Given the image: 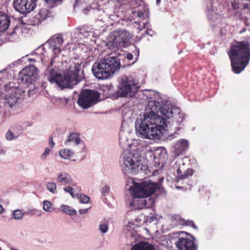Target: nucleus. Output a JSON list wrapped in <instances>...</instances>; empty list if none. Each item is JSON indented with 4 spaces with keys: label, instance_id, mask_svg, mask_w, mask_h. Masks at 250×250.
<instances>
[{
    "label": "nucleus",
    "instance_id": "f257e3e1",
    "mask_svg": "<svg viewBox=\"0 0 250 250\" xmlns=\"http://www.w3.org/2000/svg\"><path fill=\"white\" fill-rule=\"evenodd\" d=\"M150 99L146 112L135 120L137 135L149 140H171L174 134L183 129L185 114L158 93H154Z\"/></svg>",
    "mask_w": 250,
    "mask_h": 250
},
{
    "label": "nucleus",
    "instance_id": "f03ea898",
    "mask_svg": "<svg viewBox=\"0 0 250 250\" xmlns=\"http://www.w3.org/2000/svg\"><path fill=\"white\" fill-rule=\"evenodd\" d=\"M82 63L81 61L76 60L71 63L66 73L63 74L54 68H48L46 73L47 80L50 83L56 84L61 89L72 88L73 85L84 78Z\"/></svg>",
    "mask_w": 250,
    "mask_h": 250
},
{
    "label": "nucleus",
    "instance_id": "7ed1b4c3",
    "mask_svg": "<svg viewBox=\"0 0 250 250\" xmlns=\"http://www.w3.org/2000/svg\"><path fill=\"white\" fill-rule=\"evenodd\" d=\"M118 12H126L128 19L138 24L139 30L147 27L149 19L148 9L140 0H120L116 5Z\"/></svg>",
    "mask_w": 250,
    "mask_h": 250
},
{
    "label": "nucleus",
    "instance_id": "20e7f679",
    "mask_svg": "<svg viewBox=\"0 0 250 250\" xmlns=\"http://www.w3.org/2000/svg\"><path fill=\"white\" fill-rule=\"evenodd\" d=\"M119 143L124 149L121 156L120 165L125 174H136L142 170L141 157L136 151H132V146L128 143V139L120 134Z\"/></svg>",
    "mask_w": 250,
    "mask_h": 250
},
{
    "label": "nucleus",
    "instance_id": "39448f33",
    "mask_svg": "<svg viewBox=\"0 0 250 250\" xmlns=\"http://www.w3.org/2000/svg\"><path fill=\"white\" fill-rule=\"evenodd\" d=\"M224 0H206V14L208 20L215 23V25L219 23L223 17V12L225 10L227 3L224 2ZM231 3V7L229 10H235L238 9L243 4L244 10L247 12L250 11V6L248 3L245 2L250 0H228Z\"/></svg>",
    "mask_w": 250,
    "mask_h": 250
},
{
    "label": "nucleus",
    "instance_id": "423d86ee",
    "mask_svg": "<svg viewBox=\"0 0 250 250\" xmlns=\"http://www.w3.org/2000/svg\"><path fill=\"white\" fill-rule=\"evenodd\" d=\"M232 71L239 74L244 70L250 60V43L246 41L232 43L228 53Z\"/></svg>",
    "mask_w": 250,
    "mask_h": 250
},
{
    "label": "nucleus",
    "instance_id": "0eeeda50",
    "mask_svg": "<svg viewBox=\"0 0 250 250\" xmlns=\"http://www.w3.org/2000/svg\"><path fill=\"white\" fill-rule=\"evenodd\" d=\"M121 67L120 62L115 57H106L98 60L93 64L92 72L99 80H106L112 77Z\"/></svg>",
    "mask_w": 250,
    "mask_h": 250
},
{
    "label": "nucleus",
    "instance_id": "6e6552de",
    "mask_svg": "<svg viewBox=\"0 0 250 250\" xmlns=\"http://www.w3.org/2000/svg\"><path fill=\"white\" fill-rule=\"evenodd\" d=\"M163 178L159 179V183H154L150 180H146L140 183L133 182V186L129 189L133 196L136 198H144L153 194L157 190L161 188V183Z\"/></svg>",
    "mask_w": 250,
    "mask_h": 250
},
{
    "label": "nucleus",
    "instance_id": "1a4fd4ad",
    "mask_svg": "<svg viewBox=\"0 0 250 250\" xmlns=\"http://www.w3.org/2000/svg\"><path fill=\"white\" fill-rule=\"evenodd\" d=\"M140 85L135 79L130 76H123L119 80L118 89L116 92L119 97L131 98L135 96Z\"/></svg>",
    "mask_w": 250,
    "mask_h": 250
},
{
    "label": "nucleus",
    "instance_id": "9d476101",
    "mask_svg": "<svg viewBox=\"0 0 250 250\" xmlns=\"http://www.w3.org/2000/svg\"><path fill=\"white\" fill-rule=\"evenodd\" d=\"M132 35L125 30L110 33L106 39V45L109 49L126 47L131 43Z\"/></svg>",
    "mask_w": 250,
    "mask_h": 250
},
{
    "label": "nucleus",
    "instance_id": "9b49d317",
    "mask_svg": "<svg viewBox=\"0 0 250 250\" xmlns=\"http://www.w3.org/2000/svg\"><path fill=\"white\" fill-rule=\"evenodd\" d=\"M100 101V94L96 90L85 89L81 92L77 101L78 105L87 109Z\"/></svg>",
    "mask_w": 250,
    "mask_h": 250
},
{
    "label": "nucleus",
    "instance_id": "f8f14e48",
    "mask_svg": "<svg viewBox=\"0 0 250 250\" xmlns=\"http://www.w3.org/2000/svg\"><path fill=\"white\" fill-rule=\"evenodd\" d=\"M39 78V70L34 65L25 67L19 73V81L29 86Z\"/></svg>",
    "mask_w": 250,
    "mask_h": 250
},
{
    "label": "nucleus",
    "instance_id": "ddd939ff",
    "mask_svg": "<svg viewBox=\"0 0 250 250\" xmlns=\"http://www.w3.org/2000/svg\"><path fill=\"white\" fill-rule=\"evenodd\" d=\"M184 232L180 231L174 233L172 239L175 240V244L178 250H197V246L195 244L193 238L190 239L187 237H182L180 235Z\"/></svg>",
    "mask_w": 250,
    "mask_h": 250
},
{
    "label": "nucleus",
    "instance_id": "4468645a",
    "mask_svg": "<svg viewBox=\"0 0 250 250\" xmlns=\"http://www.w3.org/2000/svg\"><path fill=\"white\" fill-rule=\"evenodd\" d=\"M37 0H14L13 6L15 9L21 14L33 11L36 7Z\"/></svg>",
    "mask_w": 250,
    "mask_h": 250
},
{
    "label": "nucleus",
    "instance_id": "2eb2a0df",
    "mask_svg": "<svg viewBox=\"0 0 250 250\" xmlns=\"http://www.w3.org/2000/svg\"><path fill=\"white\" fill-rule=\"evenodd\" d=\"M63 42L61 36L52 37L47 42L50 48L55 55H58L61 52V46Z\"/></svg>",
    "mask_w": 250,
    "mask_h": 250
},
{
    "label": "nucleus",
    "instance_id": "dca6fc26",
    "mask_svg": "<svg viewBox=\"0 0 250 250\" xmlns=\"http://www.w3.org/2000/svg\"><path fill=\"white\" fill-rule=\"evenodd\" d=\"M80 36H83L84 38L88 41L95 42V38L98 36V33L96 32L95 29L91 26H84L80 29V31L78 33Z\"/></svg>",
    "mask_w": 250,
    "mask_h": 250
},
{
    "label": "nucleus",
    "instance_id": "f3484780",
    "mask_svg": "<svg viewBox=\"0 0 250 250\" xmlns=\"http://www.w3.org/2000/svg\"><path fill=\"white\" fill-rule=\"evenodd\" d=\"M9 75L5 70L0 71V89H4L5 91L15 89L14 83L8 80ZM0 92V95H1Z\"/></svg>",
    "mask_w": 250,
    "mask_h": 250
},
{
    "label": "nucleus",
    "instance_id": "a211bd4d",
    "mask_svg": "<svg viewBox=\"0 0 250 250\" xmlns=\"http://www.w3.org/2000/svg\"><path fill=\"white\" fill-rule=\"evenodd\" d=\"M52 16V13L46 8L41 9L40 12L34 16L33 19V25H38L43 21Z\"/></svg>",
    "mask_w": 250,
    "mask_h": 250
},
{
    "label": "nucleus",
    "instance_id": "6ab92c4d",
    "mask_svg": "<svg viewBox=\"0 0 250 250\" xmlns=\"http://www.w3.org/2000/svg\"><path fill=\"white\" fill-rule=\"evenodd\" d=\"M147 154H150V156L152 155L153 160L158 164L163 163L167 157V150L165 148L162 147L157 148L153 153L152 151L147 152Z\"/></svg>",
    "mask_w": 250,
    "mask_h": 250
},
{
    "label": "nucleus",
    "instance_id": "aec40b11",
    "mask_svg": "<svg viewBox=\"0 0 250 250\" xmlns=\"http://www.w3.org/2000/svg\"><path fill=\"white\" fill-rule=\"evenodd\" d=\"M114 2L112 0H97L90 5L91 8L98 10H104L107 8H113Z\"/></svg>",
    "mask_w": 250,
    "mask_h": 250
},
{
    "label": "nucleus",
    "instance_id": "412c9836",
    "mask_svg": "<svg viewBox=\"0 0 250 250\" xmlns=\"http://www.w3.org/2000/svg\"><path fill=\"white\" fill-rule=\"evenodd\" d=\"M70 143H73L80 148V151H83L85 148V145L78 135L75 133H71L68 137V139L65 142L66 145H69Z\"/></svg>",
    "mask_w": 250,
    "mask_h": 250
},
{
    "label": "nucleus",
    "instance_id": "4be33fe9",
    "mask_svg": "<svg viewBox=\"0 0 250 250\" xmlns=\"http://www.w3.org/2000/svg\"><path fill=\"white\" fill-rule=\"evenodd\" d=\"M10 23V17L3 12H0V32L6 31Z\"/></svg>",
    "mask_w": 250,
    "mask_h": 250
},
{
    "label": "nucleus",
    "instance_id": "5701e85b",
    "mask_svg": "<svg viewBox=\"0 0 250 250\" xmlns=\"http://www.w3.org/2000/svg\"><path fill=\"white\" fill-rule=\"evenodd\" d=\"M2 96V94L1 93V95H0V103L3 101L2 103H3L5 105L9 106L11 108L14 107L17 104L19 98V97L13 95L1 97Z\"/></svg>",
    "mask_w": 250,
    "mask_h": 250
},
{
    "label": "nucleus",
    "instance_id": "b1692460",
    "mask_svg": "<svg viewBox=\"0 0 250 250\" xmlns=\"http://www.w3.org/2000/svg\"><path fill=\"white\" fill-rule=\"evenodd\" d=\"M130 250H155V249L152 244L143 241L134 244Z\"/></svg>",
    "mask_w": 250,
    "mask_h": 250
},
{
    "label": "nucleus",
    "instance_id": "393cba45",
    "mask_svg": "<svg viewBox=\"0 0 250 250\" xmlns=\"http://www.w3.org/2000/svg\"><path fill=\"white\" fill-rule=\"evenodd\" d=\"M189 147L188 142L187 140L181 139L175 145V149L177 153H181L188 150Z\"/></svg>",
    "mask_w": 250,
    "mask_h": 250
},
{
    "label": "nucleus",
    "instance_id": "a878e982",
    "mask_svg": "<svg viewBox=\"0 0 250 250\" xmlns=\"http://www.w3.org/2000/svg\"><path fill=\"white\" fill-rule=\"evenodd\" d=\"M57 181L62 184H69L72 182L71 176L65 172H60L57 175Z\"/></svg>",
    "mask_w": 250,
    "mask_h": 250
},
{
    "label": "nucleus",
    "instance_id": "bb28decb",
    "mask_svg": "<svg viewBox=\"0 0 250 250\" xmlns=\"http://www.w3.org/2000/svg\"><path fill=\"white\" fill-rule=\"evenodd\" d=\"M177 181L179 182L180 180H184L187 178L188 176H191L193 174V171L191 169L188 168L184 173L183 174L180 169L178 168L177 170Z\"/></svg>",
    "mask_w": 250,
    "mask_h": 250
},
{
    "label": "nucleus",
    "instance_id": "cd10ccee",
    "mask_svg": "<svg viewBox=\"0 0 250 250\" xmlns=\"http://www.w3.org/2000/svg\"><path fill=\"white\" fill-rule=\"evenodd\" d=\"M108 222L107 221L103 220L101 221L99 225V230L102 235H104L108 230Z\"/></svg>",
    "mask_w": 250,
    "mask_h": 250
},
{
    "label": "nucleus",
    "instance_id": "c85d7f7f",
    "mask_svg": "<svg viewBox=\"0 0 250 250\" xmlns=\"http://www.w3.org/2000/svg\"><path fill=\"white\" fill-rule=\"evenodd\" d=\"M60 208L62 212L70 216L75 215L77 213L75 209L65 205H62Z\"/></svg>",
    "mask_w": 250,
    "mask_h": 250
},
{
    "label": "nucleus",
    "instance_id": "c756f323",
    "mask_svg": "<svg viewBox=\"0 0 250 250\" xmlns=\"http://www.w3.org/2000/svg\"><path fill=\"white\" fill-rule=\"evenodd\" d=\"M59 154L60 156L64 159H69L74 155L72 151L67 148L61 150Z\"/></svg>",
    "mask_w": 250,
    "mask_h": 250
},
{
    "label": "nucleus",
    "instance_id": "7c9ffc66",
    "mask_svg": "<svg viewBox=\"0 0 250 250\" xmlns=\"http://www.w3.org/2000/svg\"><path fill=\"white\" fill-rule=\"evenodd\" d=\"M46 188L52 194L57 193V185L53 182H49L46 184Z\"/></svg>",
    "mask_w": 250,
    "mask_h": 250
},
{
    "label": "nucleus",
    "instance_id": "2f4dec72",
    "mask_svg": "<svg viewBox=\"0 0 250 250\" xmlns=\"http://www.w3.org/2000/svg\"><path fill=\"white\" fill-rule=\"evenodd\" d=\"M76 197H78L80 202L83 204L87 203L89 201V197L83 194H77Z\"/></svg>",
    "mask_w": 250,
    "mask_h": 250
},
{
    "label": "nucleus",
    "instance_id": "473e14b6",
    "mask_svg": "<svg viewBox=\"0 0 250 250\" xmlns=\"http://www.w3.org/2000/svg\"><path fill=\"white\" fill-rule=\"evenodd\" d=\"M24 213L20 209H16L13 213V216L15 219L21 220L23 218Z\"/></svg>",
    "mask_w": 250,
    "mask_h": 250
},
{
    "label": "nucleus",
    "instance_id": "72a5a7b5",
    "mask_svg": "<svg viewBox=\"0 0 250 250\" xmlns=\"http://www.w3.org/2000/svg\"><path fill=\"white\" fill-rule=\"evenodd\" d=\"M52 204L50 202L45 200L43 202V209L47 212L51 211Z\"/></svg>",
    "mask_w": 250,
    "mask_h": 250
},
{
    "label": "nucleus",
    "instance_id": "f704fd0d",
    "mask_svg": "<svg viewBox=\"0 0 250 250\" xmlns=\"http://www.w3.org/2000/svg\"><path fill=\"white\" fill-rule=\"evenodd\" d=\"M101 193L103 196H106L110 193V187L108 185L104 186L101 189Z\"/></svg>",
    "mask_w": 250,
    "mask_h": 250
},
{
    "label": "nucleus",
    "instance_id": "c9c22d12",
    "mask_svg": "<svg viewBox=\"0 0 250 250\" xmlns=\"http://www.w3.org/2000/svg\"><path fill=\"white\" fill-rule=\"evenodd\" d=\"M145 201H146L145 200H138V201L133 200L129 203V207L131 208V209H140V208H139V207H136L135 206L136 202H138L142 204L143 203H145Z\"/></svg>",
    "mask_w": 250,
    "mask_h": 250
},
{
    "label": "nucleus",
    "instance_id": "e433bc0d",
    "mask_svg": "<svg viewBox=\"0 0 250 250\" xmlns=\"http://www.w3.org/2000/svg\"><path fill=\"white\" fill-rule=\"evenodd\" d=\"M133 46L135 48V50L133 52V53H134L133 56H134L135 58H134L133 61L132 62H131V63L130 64H129V65H131L134 64L137 61L139 56V53H140L139 49L137 48L135 45H134Z\"/></svg>",
    "mask_w": 250,
    "mask_h": 250
},
{
    "label": "nucleus",
    "instance_id": "4c0bfd02",
    "mask_svg": "<svg viewBox=\"0 0 250 250\" xmlns=\"http://www.w3.org/2000/svg\"><path fill=\"white\" fill-rule=\"evenodd\" d=\"M5 138L8 141H12L16 138H15L14 133L10 130H8L5 134Z\"/></svg>",
    "mask_w": 250,
    "mask_h": 250
},
{
    "label": "nucleus",
    "instance_id": "58836bf2",
    "mask_svg": "<svg viewBox=\"0 0 250 250\" xmlns=\"http://www.w3.org/2000/svg\"><path fill=\"white\" fill-rule=\"evenodd\" d=\"M63 190L66 192L69 193L72 197L74 198L76 195L74 194V189L71 187H66L63 188Z\"/></svg>",
    "mask_w": 250,
    "mask_h": 250
},
{
    "label": "nucleus",
    "instance_id": "ea45409f",
    "mask_svg": "<svg viewBox=\"0 0 250 250\" xmlns=\"http://www.w3.org/2000/svg\"><path fill=\"white\" fill-rule=\"evenodd\" d=\"M50 153V149L48 147L45 148L44 152L42 153L41 156L42 159H45V158L49 155Z\"/></svg>",
    "mask_w": 250,
    "mask_h": 250
},
{
    "label": "nucleus",
    "instance_id": "a19ab883",
    "mask_svg": "<svg viewBox=\"0 0 250 250\" xmlns=\"http://www.w3.org/2000/svg\"><path fill=\"white\" fill-rule=\"evenodd\" d=\"M186 224L187 226H189L193 227L195 229H197V227L195 225L193 221L190 220H188L186 222Z\"/></svg>",
    "mask_w": 250,
    "mask_h": 250
},
{
    "label": "nucleus",
    "instance_id": "79ce46f5",
    "mask_svg": "<svg viewBox=\"0 0 250 250\" xmlns=\"http://www.w3.org/2000/svg\"><path fill=\"white\" fill-rule=\"evenodd\" d=\"M148 27H149V21H148V25H147V27L144 28V29H145V28L146 29V34H148V35L152 36L153 35V31L151 29H149Z\"/></svg>",
    "mask_w": 250,
    "mask_h": 250
},
{
    "label": "nucleus",
    "instance_id": "37998d69",
    "mask_svg": "<svg viewBox=\"0 0 250 250\" xmlns=\"http://www.w3.org/2000/svg\"><path fill=\"white\" fill-rule=\"evenodd\" d=\"M46 3L50 4H55L56 3H59L62 1V0H44Z\"/></svg>",
    "mask_w": 250,
    "mask_h": 250
},
{
    "label": "nucleus",
    "instance_id": "c03bdc74",
    "mask_svg": "<svg viewBox=\"0 0 250 250\" xmlns=\"http://www.w3.org/2000/svg\"><path fill=\"white\" fill-rule=\"evenodd\" d=\"M133 58H134V56L132 53H128L125 55V58L128 61H133V60H134Z\"/></svg>",
    "mask_w": 250,
    "mask_h": 250
},
{
    "label": "nucleus",
    "instance_id": "a18cd8bd",
    "mask_svg": "<svg viewBox=\"0 0 250 250\" xmlns=\"http://www.w3.org/2000/svg\"><path fill=\"white\" fill-rule=\"evenodd\" d=\"M85 0H76L74 4L73 5V7L75 9L77 6H79L80 4H81L82 2H85Z\"/></svg>",
    "mask_w": 250,
    "mask_h": 250
},
{
    "label": "nucleus",
    "instance_id": "49530a36",
    "mask_svg": "<svg viewBox=\"0 0 250 250\" xmlns=\"http://www.w3.org/2000/svg\"><path fill=\"white\" fill-rule=\"evenodd\" d=\"M49 144L51 146V147L53 148L55 146V143L53 140L52 137L51 136L49 139Z\"/></svg>",
    "mask_w": 250,
    "mask_h": 250
},
{
    "label": "nucleus",
    "instance_id": "de8ad7c7",
    "mask_svg": "<svg viewBox=\"0 0 250 250\" xmlns=\"http://www.w3.org/2000/svg\"><path fill=\"white\" fill-rule=\"evenodd\" d=\"M87 211H88V208L80 209L79 210V212L81 214H85L87 212Z\"/></svg>",
    "mask_w": 250,
    "mask_h": 250
},
{
    "label": "nucleus",
    "instance_id": "09e8293b",
    "mask_svg": "<svg viewBox=\"0 0 250 250\" xmlns=\"http://www.w3.org/2000/svg\"><path fill=\"white\" fill-rule=\"evenodd\" d=\"M137 236V235L136 234L132 235L131 238H130L131 241V245L132 244V243L133 242V241L135 242L136 241Z\"/></svg>",
    "mask_w": 250,
    "mask_h": 250
},
{
    "label": "nucleus",
    "instance_id": "8fccbe9b",
    "mask_svg": "<svg viewBox=\"0 0 250 250\" xmlns=\"http://www.w3.org/2000/svg\"><path fill=\"white\" fill-rule=\"evenodd\" d=\"M6 152V150L2 149L0 148V154H5Z\"/></svg>",
    "mask_w": 250,
    "mask_h": 250
},
{
    "label": "nucleus",
    "instance_id": "3c124183",
    "mask_svg": "<svg viewBox=\"0 0 250 250\" xmlns=\"http://www.w3.org/2000/svg\"><path fill=\"white\" fill-rule=\"evenodd\" d=\"M4 211V209L2 206L0 204V214H2Z\"/></svg>",
    "mask_w": 250,
    "mask_h": 250
},
{
    "label": "nucleus",
    "instance_id": "603ef678",
    "mask_svg": "<svg viewBox=\"0 0 250 250\" xmlns=\"http://www.w3.org/2000/svg\"><path fill=\"white\" fill-rule=\"evenodd\" d=\"M20 129L19 130L20 132H22V131H23L24 130V129L23 128H22L20 126Z\"/></svg>",
    "mask_w": 250,
    "mask_h": 250
},
{
    "label": "nucleus",
    "instance_id": "864d4df0",
    "mask_svg": "<svg viewBox=\"0 0 250 250\" xmlns=\"http://www.w3.org/2000/svg\"><path fill=\"white\" fill-rule=\"evenodd\" d=\"M161 2V0H156V4L159 5Z\"/></svg>",
    "mask_w": 250,
    "mask_h": 250
},
{
    "label": "nucleus",
    "instance_id": "5fc2aeb1",
    "mask_svg": "<svg viewBox=\"0 0 250 250\" xmlns=\"http://www.w3.org/2000/svg\"><path fill=\"white\" fill-rule=\"evenodd\" d=\"M28 61H29V62H35V61L33 59H28Z\"/></svg>",
    "mask_w": 250,
    "mask_h": 250
},
{
    "label": "nucleus",
    "instance_id": "6e6d98bb",
    "mask_svg": "<svg viewBox=\"0 0 250 250\" xmlns=\"http://www.w3.org/2000/svg\"><path fill=\"white\" fill-rule=\"evenodd\" d=\"M53 63V59H52V60H51V62H50V66H52V63Z\"/></svg>",
    "mask_w": 250,
    "mask_h": 250
},
{
    "label": "nucleus",
    "instance_id": "4d7b16f0",
    "mask_svg": "<svg viewBox=\"0 0 250 250\" xmlns=\"http://www.w3.org/2000/svg\"><path fill=\"white\" fill-rule=\"evenodd\" d=\"M176 188L177 189H181V188H183V187H180V186H176Z\"/></svg>",
    "mask_w": 250,
    "mask_h": 250
},
{
    "label": "nucleus",
    "instance_id": "13d9d810",
    "mask_svg": "<svg viewBox=\"0 0 250 250\" xmlns=\"http://www.w3.org/2000/svg\"><path fill=\"white\" fill-rule=\"evenodd\" d=\"M86 10H87V8H85V9H83V12H84V13H86V12H85V11Z\"/></svg>",
    "mask_w": 250,
    "mask_h": 250
},
{
    "label": "nucleus",
    "instance_id": "bf43d9fd",
    "mask_svg": "<svg viewBox=\"0 0 250 250\" xmlns=\"http://www.w3.org/2000/svg\"><path fill=\"white\" fill-rule=\"evenodd\" d=\"M18 29V27H16L15 28L14 30H16V29Z\"/></svg>",
    "mask_w": 250,
    "mask_h": 250
},
{
    "label": "nucleus",
    "instance_id": "052dcab7",
    "mask_svg": "<svg viewBox=\"0 0 250 250\" xmlns=\"http://www.w3.org/2000/svg\"><path fill=\"white\" fill-rule=\"evenodd\" d=\"M14 32H11V35L13 34H14Z\"/></svg>",
    "mask_w": 250,
    "mask_h": 250
},
{
    "label": "nucleus",
    "instance_id": "680f3d73",
    "mask_svg": "<svg viewBox=\"0 0 250 250\" xmlns=\"http://www.w3.org/2000/svg\"><path fill=\"white\" fill-rule=\"evenodd\" d=\"M0 250H1V248H0Z\"/></svg>",
    "mask_w": 250,
    "mask_h": 250
}]
</instances>
